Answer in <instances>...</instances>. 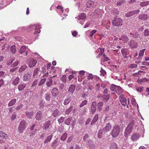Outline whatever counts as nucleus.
<instances>
[{
  "instance_id": "f257e3e1",
  "label": "nucleus",
  "mask_w": 149,
  "mask_h": 149,
  "mask_svg": "<svg viewBox=\"0 0 149 149\" xmlns=\"http://www.w3.org/2000/svg\"><path fill=\"white\" fill-rule=\"evenodd\" d=\"M134 125V121L133 120L131 121L129 124L125 133V136L127 137L131 132L133 130Z\"/></svg>"
},
{
  "instance_id": "f03ea898",
  "label": "nucleus",
  "mask_w": 149,
  "mask_h": 149,
  "mask_svg": "<svg viewBox=\"0 0 149 149\" xmlns=\"http://www.w3.org/2000/svg\"><path fill=\"white\" fill-rule=\"evenodd\" d=\"M120 131V126L118 125H115L112 130L111 134L113 137H116L118 135Z\"/></svg>"
},
{
  "instance_id": "7ed1b4c3",
  "label": "nucleus",
  "mask_w": 149,
  "mask_h": 149,
  "mask_svg": "<svg viewBox=\"0 0 149 149\" xmlns=\"http://www.w3.org/2000/svg\"><path fill=\"white\" fill-rule=\"evenodd\" d=\"M123 23V20L120 18H115L112 22V24L114 26L120 27Z\"/></svg>"
},
{
  "instance_id": "20e7f679",
  "label": "nucleus",
  "mask_w": 149,
  "mask_h": 149,
  "mask_svg": "<svg viewBox=\"0 0 149 149\" xmlns=\"http://www.w3.org/2000/svg\"><path fill=\"white\" fill-rule=\"evenodd\" d=\"M120 101L122 105L125 106L127 104V99L125 97L123 94H121L119 97Z\"/></svg>"
},
{
  "instance_id": "39448f33",
  "label": "nucleus",
  "mask_w": 149,
  "mask_h": 149,
  "mask_svg": "<svg viewBox=\"0 0 149 149\" xmlns=\"http://www.w3.org/2000/svg\"><path fill=\"white\" fill-rule=\"evenodd\" d=\"M139 12V10H135L134 11H131L125 14V16L126 17H129L132 16V15L137 14Z\"/></svg>"
},
{
  "instance_id": "423d86ee",
  "label": "nucleus",
  "mask_w": 149,
  "mask_h": 149,
  "mask_svg": "<svg viewBox=\"0 0 149 149\" xmlns=\"http://www.w3.org/2000/svg\"><path fill=\"white\" fill-rule=\"evenodd\" d=\"M130 47L132 48H135L138 46L137 43L134 40H132L129 43Z\"/></svg>"
},
{
  "instance_id": "0eeeda50",
  "label": "nucleus",
  "mask_w": 149,
  "mask_h": 149,
  "mask_svg": "<svg viewBox=\"0 0 149 149\" xmlns=\"http://www.w3.org/2000/svg\"><path fill=\"white\" fill-rule=\"evenodd\" d=\"M51 93L53 97H57L58 95V90L57 88H54L52 90Z\"/></svg>"
},
{
  "instance_id": "6e6552de",
  "label": "nucleus",
  "mask_w": 149,
  "mask_h": 149,
  "mask_svg": "<svg viewBox=\"0 0 149 149\" xmlns=\"http://www.w3.org/2000/svg\"><path fill=\"white\" fill-rule=\"evenodd\" d=\"M96 102L94 101L92 102L91 107V111L92 114H93L95 113L96 109Z\"/></svg>"
},
{
  "instance_id": "1a4fd4ad",
  "label": "nucleus",
  "mask_w": 149,
  "mask_h": 149,
  "mask_svg": "<svg viewBox=\"0 0 149 149\" xmlns=\"http://www.w3.org/2000/svg\"><path fill=\"white\" fill-rule=\"evenodd\" d=\"M35 117L36 119L37 120H42L43 118L42 112L41 111H39L36 114Z\"/></svg>"
},
{
  "instance_id": "9d476101",
  "label": "nucleus",
  "mask_w": 149,
  "mask_h": 149,
  "mask_svg": "<svg viewBox=\"0 0 149 149\" xmlns=\"http://www.w3.org/2000/svg\"><path fill=\"white\" fill-rule=\"evenodd\" d=\"M126 48H122L121 50V53L122 54L124 58H126L127 57V55H128L129 52L127 51H126Z\"/></svg>"
},
{
  "instance_id": "9b49d317",
  "label": "nucleus",
  "mask_w": 149,
  "mask_h": 149,
  "mask_svg": "<svg viewBox=\"0 0 149 149\" xmlns=\"http://www.w3.org/2000/svg\"><path fill=\"white\" fill-rule=\"evenodd\" d=\"M25 121L24 120H22L21 121L18 128L21 131L24 129L25 127Z\"/></svg>"
},
{
  "instance_id": "f8f14e48",
  "label": "nucleus",
  "mask_w": 149,
  "mask_h": 149,
  "mask_svg": "<svg viewBox=\"0 0 149 149\" xmlns=\"http://www.w3.org/2000/svg\"><path fill=\"white\" fill-rule=\"evenodd\" d=\"M34 26L35 27V31L34 32V34H36L37 33H40V29L41 28V25L39 24H36Z\"/></svg>"
},
{
  "instance_id": "ddd939ff",
  "label": "nucleus",
  "mask_w": 149,
  "mask_h": 149,
  "mask_svg": "<svg viewBox=\"0 0 149 149\" xmlns=\"http://www.w3.org/2000/svg\"><path fill=\"white\" fill-rule=\"evenodd\" d=\"M94 2L92 1H88L86 4V6L88 8H93L94 6Z\"/></svg>"
},
{
  "instance_id": "4468645a",
  "label": "nucleus",
  "mask_w": 149,
  "mask_h": 149,
  "mask_svg": "<svg viewBox=\"0 0 149 149\" xmlns=\"http://www.w3.org/2000/svg\"><path fill=\"white\" fill-rule=\"evenodd\" d=\"M31 75L30 74L28 73L25 74L23 77V79L24 81H28L30 79Z\"/></svg>"
},
{
  "instance_id": "2eb2a0df",
  "label": "nucleus",
  "mask_w": 149,
  "mask_h": 149,
  "mask_svg": "<svg viewBox=\"0 0 149 149\" xmlns=\"http://www.w3.org/2000/svg\"><path fill=\"white\" fill-rule=\"evenodd\" d=\"M111 127L109 123H107L106 126L104 128L103 131L104 132H109L111 129Z\"/></svg>"
},
{
  "instance_id": "dca6fc26",
  "label": "nucleus",
  "mask_w": 149,
  "mask_h": 149,
  "mask_svg": "<svg viewBox=\"0 0 149 149\" xmlns=\"http://www.w3.org/2000/svg\"><path fill=\"white\" fill-rule=\"evenodd\" d=\"M139 137V134L135 133L132 135L131 139L133 141H135L137 140Z\"/></svg>"
},
{
  "instance_id": "f3484780",
  "label": "nucleus",
  "mask_w": 149,
  "mask_h": 149,
  "mask_svg": "<svg viewBox=\"0 0 149 149\" xmlns=\"http://www.w3.org/2000/svg\"><path fill=\"white\" fill-rule=\"evenodd\" d=\"M109 149H118V147L116 143L112 142L110 144Z\"/></svg>"
},
{
  "instance_id": "a211bd4d",
  "label": "nucleus",
  "mask_w": 149,
  "mask_h": 149,
  "mask_svg": "<svg viewBox=\"0 0 149 149\" xmlns=\"http://www.w3.org/2000/svg\"><path fill=\"white\" fill-rule=\"evenodd\" d=\"M0 137L5 140L8 139V137L7 135L2 131H0Z\"/></svg>"
},
{
  "instance_id": "6ab92c4d",
  "label": "nucleus",
  "mask_w": 149,
  "mask_h": 149,
  "mask_svg": "<svg viewBox=\"0 0 149 149\" xmlns=\"http://www.w3.org/2000/svg\"><path fill=\"white\" fill-rule=\"evenodd\" d=\"M26 47L24 46H22L21 47L19 51L21 54L23 53L24 56H26L27 54V52L25 51Z\"/></svg>"
},
{
  "instance_id": "aec40b11",
  "label": "nucleus",
  "mask_w": 149,
  "mask_h": 149,
  "mask_svg": "<svg viewBox=\"0 0 149 149\" xmlns=\"http://www.w3.org/2000/svg\"><path fill=\"white\" fill-rule=\"evenodd\" d=\"M36 63L37 61L36 60L32 59L29 63V66L30 67H33L36 65Z\"/></svg>"
},
{
  "instance_id": "412c9836",
  "label": "nucleus",
  "mask_w": 149,
  "mask_h": 149,
  "mask_svg": "<svg viewBox=\"0 0 149 149\" xmlns=\"http://www.w3.org/2000/svg\"><path fill=\"white\" fill-rule=\"evenodd\" d=\"M139 19H141L143 20H146L148 19V17L146 14H143L139 15Z\"/></svg>"
},
{
  "instance_id": "4be33fe9",
  "label": "nucleus",
  "mask_w": 149,
  "mask_h": 149,
  "mask_svg": "<svg viewBox=\"0 0 149 149\" xmlns=\"http://www.w3.org/2000/svg\"><path fill=\"white\" fill-rule=\"evenodd\" d=\"M39 72V69L37 68L34 70L33 73V77L34 78H37L38 77V73Z\"/></svg>"
},
{
  "instance_id": "5701e85b",
  "label": "nucleus",
  "mask_w": 149,
  "mask_h": 149,
  "mask_svg": "<svg viewBox=\"0 0 149 149\" xmlns=\"http://www.w3.org/2000/svg\"><path fill=\"white\" fill-rule=\"evenodd\" d=\"M26 84L24 83H22L20 84L18 86V88L19 91H22L26 88Z\"/></svg>"
},
{
  "instance_id": "b1692460",
  "label": "nucleus",
  "mask_w": 149,
  "mask_h": 149,
  "mask_svg": "<svg viewBox=\"0 0 149 149\" xmlns=\"http://www.w3.org/2000/svg\"><path fill=\"white\" fill-rule=\"evenodd\" d=\"M104 48L101 49L100 48H99L97 49L96 52L97 53H99L98 55L99 57H100L103 54L104 52Z\"/></svg>"
},
{
  "instance_id": "393cba45",
  "label": "nucleus",
  "mask_w": 149,
  "mask_h": 149,
  "mask_svg": "<svg viewBox=\"0 0 149 149\" xmlns=\"http://www.w3.org/2000/svg\"><path fill=\"white\" fill-rule=\"evenodd\" d=\"M17 101L16 99H14L11 100L8 104V105L9 107H11L14 105Z\"/></svg>"
},
{
  "instance_id": "a878e982",
  "label": "nucleus",
  "mask_w": 149,
  "mask_h": 149,
  "mask_svg": "<svg viewBox=\"0 0 149 149\" xmlns=\"http://www.w3.org/2000/svg\"><path fill=\"white\" fill-rule=\"evenodd\" d=\"M53 81L52 79L50 78L48 81L46 82V85L48 87H50L52 86L53 84Z\"/></svg>"
},
{
  "instance_id": "bb28decb",
  "label": "nucleus",
  "mask_w": 149,
  "mask_h": 149,
  "mask_svg": "<svg viewBox=\"0 0 149 149\" xmlns=\"http://www.w3.org/2000/svg\"><path fill=\"white\" fill-rule=\"evenodd\" d=\"M103 105L102 102H99L97 104V110L98 111H100L102 109V107Z\"/></svg>"
},
{
  "instance_id": "cd10ccee",
  "label": "nucleus",
  "mask_w": 149,
  "mask_h": 149,
  "mask_svg": "<svg viewBox=\"0 0 149 149\" xmlns=\"http://www.w3.org/2000/svg\"><path fill=\"white\" fill-rule=\"evenodd\" d=\"M146 50V49H143L141 50L140 51L138 56L139 59H141L142 58V57H143L144 55V54Z\"/></svg>"
},
{
  "instance_id": "c85d7f7f",
  "label": "nucleus",
  "mask_w": 149,
  "mask_h": 149,
  "mask_svg": "<svg viewBox=\"0 0 149 149\" xmlns=\"http://www.w3.org/2000/svg\"><path fill=\"white\" fill-rule=\"evenodd\" d=\"M98 116L99 115L98 114H96L95 115L92 121L91 122V125H92L96 122L98 119Z\"/></svg>"
},
{
  "instance_id": "c756f323",
  "label": "nucleus",
  "mask_w": 149,
  "mask_h": 149,
  "mask_svg": "<svg viewBox=\"0 0 149 149\" xmlns=\"http://www.w3.org/2000/svg\"><path fill=\"white\" fill-rule=\"evenodd\" d=\"M50 122V120H49L45 122L44 127V128L45 130L47 129L51 125Z\"/></svg>"
},
{
  "instance_id": "7c9ffc66",
  "label": "nucleus",
  "mask_w": 149,
  "mask_h": 149,
  "mask_svg": "<svg viewBox=\"0 0 149 149\" xmlns=\"http://www.w3.org/2000/svg\"><path fill=\"white\" fill-rule=\"evenodd\" d=\"M19 81V78L18 77H17L13 80L12 84L16 86L18 84Z\"/></svg>"
},
{
  "instance_id": "2f4dec72",
  "label": "nucleus",
  "mask_w": 149,
  "mask_h": 149,
  "mask_svg": "<svg viewBox=\"0 0 149 149\" xmlns=\"http://www.w3.org/2000/svg\"><path fill=\"white\" fill-rule=\"evenodd\" d=\"M10 51L12 54H15L16 51V48L15 46L14 45L12 46L10 48Z\"/></svg>"
},
{
  "instance_id": "473e14b6",
  "label": "nucleus",
  "mask_w": 149,
  "mask_h": 149,
  "mask_svg": "<svg viewBox=\"0 0 149 149\" xmlns=\"http://www.w3.org/2000/svg\"><path fill=\"white\" fill-rule=\"evenodd\" d=\"M75 86L74 84H72L70 86V87L68 90V91H70L72 93H73L75 90Z\"/></svg>"
},
{
  "instance_id": "72a5a7b5",
  "label": "nucleus",
  "mask_w": 149,
  "mask_h": 149,
  "mask_svg": "<svg viewBox=\"0 0 149 149\" xmlns=\"http://www.w3.org/2000/svg\"><path fill=\"white\" fill-rule=\"evenodd\" d=\"M71 97L70 96L68 97L66 99H65L63 102V104L65 105H66L68 104L71 101Z\"/></svg>"
},
{
  "instance_id": "f704fd0d",
  "label": "nucleus",
  "mask_w": 149,
  "mask_h": 149,
  "mask_svg": "<svg viewBox=\"0 0 149 149\" xmlns=\"http://www.w3.org/2000/svg\"><path fill=\"white\" fill-rule=\"evenodd\" d=\"M115 92L117 94L120 95L122 92V90L120 87L118 86Z\"/></svg>"
},
{
  "instance_id": "c9c22d12",
  "label": "nucleus",
  "mask_w": 149,
  "mask_h": 149,
  "mask_svg": "<svg viewBox=\"0 0 149 149\" xmlns=\"http://www.w3.org/2000/svg\"><path fill=\"white\" fill-rule=\"evenodd\" d=\"M11 66L12 67H14L17 65L19 63V61L17 60H13Z\"/></svg>"
},
{
  "instance_id": "e433bc0d",
  "label": "nucleus",
  "mask_w": 149,
  "mask_h": 149,
  "mask_svg": "<svg viewBox=\"0 0 149 149\" xmlns=\"http://www.w3.org/2000/svg\"><path fill=\"white\" fill-rule=\"evenodd\" d=\"M53 136V135L52 134H51L49 136H47V137L46 138L45 140L44 141V142L45 143H47L48 142L50 141L52 139V137Z\"/></svg>"
},
{
  "instance_id": "4c0bfd02",
  "label": "nucleus",
  "mask_w": 149,
  "mask_h": 149,
  "mask_svg": "<svg viewBox=\"0 0 149 149\" xmlns=\"http://www.w3.org/2000/svg\"><path fill=\"white\" fill-rule=\"evenodd\" d=\"M86 15L85 13H82L78 16L79 19H84L86 18Z\"/></svg>"
},
{
  "instance_id": "58836bf2",
  "label": "nucleus",
  "mask_w": 149,
  "mask_h": 149,
  "mask_svg": "<svg viewBox=\"0 0 149 149\" xmlns=\"http://www.w3.org/2000/svg\"><path fill=\"white\" fill-rule=\"evenodd\" d=\"M59 111L58 109H56L54 110L52 113V116L54 117H56L58 114Z\"/></svg>"
},
{
  "instance_id": "ea45409f",
  "label": "nucleus",
  "mask_w": 149,
  "mask_h": 149,
  "mask_svg": "<svg viewBox=\"0 0 149 149\" xmlns=\"http://www.w3.org/2000/svg\"><path fill=\"white\" fill-rule=\"evenodd\" d=\"M73 109V107L72 106L70 107L68 109L66 110L65 112L66 114H69L72 111Z\"/></svg>"
},
{
  "instance_id": "a19ab883",
  "label": "nucleus",
  "mask_w": 149,
  "mask_h": 149,
  "mask_svg": "<svg viewBox=\"0 0 149 149\" xmlns=\"http://www.w3.org/2000/svg\"><path fill=\"white\" fill-rule=\"evenodd\" d=\"M72 120L71 117H69L67 118L65 121V123L68 125L70 124L71 121Z\"/></svg>"
},
{
  "instance_id": "79ce46f5",
  "label": "nucleus",
  "mask_w": 149,
  "mask_h": 149,
  "mask_svg": "<svg viewBox=\"0 0 149 149\" xmlns=\"http://www.w3.org/2000/svg\"><path fill=\"white\" fill-rule=\"evenodd\" d=\"M118 86L113 84L110 87V89L112 91H115Z\"/></svg>"
},
{
  "instance_id": "37998d69",
  "label": "nucleus",
  "mask_w": 149,
  "mask_h": 149,
  "mask_svg": "<svg viewBox=\"0 0 149 149\" xmlns=\"http://www.w3.org/2000/svg\"><path fill=\"white\" fill-rule=\"evenodd\" d=\"M122 38V40L124 43H127L129 40L128 38L125 36H123Z\"/></svg>"
},
{
  "instance_id": "c03bdc74",
  "label": "nucleus",
  "mask_w": 149,
  "mask_h": 149,
  "mask_svg": "<svg viewBox=\"0 0 149 149\" xmlns=\"http://www.w3.org/2000/svg\"><path fill=\"white\" fill-rule=\"evenodd\" d=\"M109 95L108 94L107 95H104L103 96V98L105 102H107L109 100Z\"/></svg>"
},
{
  "instance_id": "a18cd8bd",
  "label": "nucleus",
  "mask_w": 149,
  "mask_h": 149,
  "mask_svg": "<svg viewBox=\"0 0 149 149\" xmlns=\"http://www.w3.org/2000/svg\"><path fill=\"white\" fill-rule=\"evenodd\" d=\"M102 134L103 131L101 130H99L97 134L98 137L100 139L102 138Z\"/></svg>"
},
{
  "instance_id": "49530a36",
  "label": "nucleus",
  "mask_w": 149,
  "mask_h": 149,
  "mask_svg": "<svg viewBox=\"0 0 149 149\" xmlns=\"http://www.w3.org/2000/svg\"><path fill=\"white\" fill-rule=\"evenodd\" d=\"M57 9L58 10V11L61 12L62 13H63V8L62 6L61 5H58L57 7H56Z\"/></svg>"
},
{
  "instance_id": "de8ad7c7",
  "label": "nucleus",
  "mask_w": 149,
  "mask_h": 149,
  "mask_svg": "<svg viewBox=\"0 0 149 149\" xmlns=\"http://www.w3.org/2000/svg\"><path fill=\"white\" fill-rule=\"evenodd\" d=\"M27 68V66L25 65H22L20 68L19 69V72H20L24 71Z\"/></svg>"
},
{
  "instance_id": "09e8293b",
  "label": "nucleus",
  "mask_w": 149,
  "mask_h": 149,
  "mask_svg": "<svg viewBox=\"0 0 149 149\" xmlns=\"http://www.w3.org/2000/svg\"><path fill=\"white\" fill-rule=\"evenodd\" d=\"M67 134L65 132L63 134L61 138V139L63 141H65L66 139L67 136Z\"/></svg>"
},
{
  "instance_id": "8fccbe9b",
  "label": "nucleus",
  "mask_w": 149,
  "mask_h": 149,
  "mask_svg": "<svg viewBox=\"0 0 149 149\" xmlns=\"http://www.w3.org/2000/svg\"><path fill=\"white\" fill-rule=\"evenodd\" d=\"M46 80V78H44L42 79L40 81L39 84L38 86H40L43 85Z\"/></svg>"
},
{
  "instance_id": "3c124183",
  "label": "nucleus",
  "mask_w": 149,
  "mask_h": 149,
  "mask_svg": "<svg viewBox=\"0 0 149 149\" xmlns=\"http://www.w3.org/2000/svg\"><path fill=\"white\" fill-rule=\"evenodd\" d=\"M61 80L63 83H65L66 82V76L65 75H63L61 77Z\"/></svg>"
},
{
  "instance_id": "603ef678",
  "label": "nucleus",
  "mask_w": 149,
  "mask_h": 149,
  "mask_svg": "<svg viewBox=\"0 0 149 149\" xmlns=\"http://www.w3.org/2000/svg\"><path fill=\"white\" fill-rule=\"evenodd\" d=\"M23 106V105L22 104H20V105L18 106L16 108H14L13 110L14 111L15 110V111L19 110L20 109H22Z\"/></svg>"
},
{
  "instance_id": "864d4df0",
  "label": "nucleus",
  "mask_w": 149,
  "mask_h": 149,
  "mask_svg": "<svg viewBox=\"0 0 149 149\" xmlns=\"http://www.w3.org/2000/svg\"><path fill=\"white\" fill-rule=\"evenodd\" d=\"M136 90L139 92H141L143 89V86H139L136 87Z\"/></svg>"
},
{
  "instance_id": "5fc2aeb1",
  "label": "nucleus",
  "mask_w": 149,
  "mask_h": 149,
  "mask_svg": "<svg viewBox=\"0 0 149 149\" xmlns=\"http://www.w3.org/2000/svg\"><path fill=\"white\" fill-rule=\"evenodd\" d=\"M144 35L145 36H149V30L148 29H146L144 32Z\"/></svg>"
},
{
  "instance_id": "6e6d98bb",
  "label": "nucleus",
  "mask_w": 149,
  "mask_h": 149,
  "mask_svg": "<svg viewBox=\"0 0 149 149\" xmlns=\"http://www.w3.org/2000/svg\"><path fill=\"white\" fill-rule=\"evenodd\" d=\"M149 3V1H145L142 2L140 3V5L141 6H146L148 5Z\"/></svg>"
},
{
  "instance_id": "4d7b16f0",
  "label": "nucleus",
  "mask_w": 149,
  "mask_h": 149,
  "mask_svg": "<svg viewBox=\"0 0 149 149\" xmlns=\"http://www.w3.org/2000/svg\"><path fill=\"white\" fill-rule=\"evenodd\" d=\"M97 32V30H92L89 35V36L91 37H92L95 33Z\"/></svg>"
},
{
  "instance_id": "13d9d810",
  "label": "nucleus",
  "mask_w": 149,
  "mask_h": 149,
  "mask_svg": "<svg viewBox=\"0 0 149 149\" xmlns=\"http://www.w3.org/2000/svg\"><path fill=\"white\" fill-rule=\"evenodd\" d=\"M100 72L101 73V75H102V76L103 77L104 76L105 74H106V71L104 70H103L102 68Z\"/></svg>"
},
{
  "instance_id": "bf43d9fd",
  "label": "nucleus",
  "mask_w": 149,
  "mask_h": 149,
  "mask_svg": "<svg viewBox=\"0 0 149 149\" xmlns=\"http://www.w3.org/2000/svg\"><path fill=\"white\" fill-rule=\"evenodd\" d=\"M87 103V101L86 100H84L82 102L81 104L80 105V107H81L82 106L86 104Z\"/></svg>"
},
{
  "instance_id": "052dcab7",
  "label": "nucleus",
  "mask_w": 149,
  "mask_h": 149,
  "mask_svg": "<svg viewBox=\"0 0 149 149\" xmlns=\"http://www.w3.org/2000/svg\"><path fill=\"white\" fill-rule=\"evenodd\" d=\"M137 67V65L136 64H132L130 65V67L131 68H136Z\"/></svg>"
},
{
  "instance_id": "680f3d73",
  "label": "nucleus",
  "mask_w": 149,
  "mask_h": 149,
  "mask_svg": "<svg viewBox=\"0 0 149 149\" xmlns=\"http://www.w3.org/2000/svg\"><path fill=\"white\" fill-rule=\"evenodd\" d=\"M124 2L123 1H119L116 3V5L118 6H120Z\"/></svg>"
},
{
  "instance_id": "e2e57ef3",
  "label": "nucleus",
  "mask_w": 149,
  "mask_h": 149,
  "mask_svg": "<svg viewBox=\"0 0 149 149\" xmlns=\"http://www.w3.org/2000/svg\"><path fill=\"white\" fill-rule=\"evenodd\" d=\"M50 97L49 94H47L45 96V99L47 101H49V100L50 99Z\"/></svg>"
},
{
  "instance_id": "0e129e2a",
  "label": "nucleus",
  "mask_w": 149,
  "mask_h": 149,
  "mask_svg": "<svg viewBox=\"0 0 149 149\" xmlns=\"http://www.w3.org/2000/svg\"><path fill=\"white\" fill-rule=\"evenodd\" d=\"M18 68V67H16L15 68H12L10 70V72H14L16 70H17Z\"/></svg>"
},
{
  "instance_id": "69168bd1",
  "label": "nucleus",
  "mask_w": 149,
  "mask_h": 149,
  "mask_svg": "<svg viewBox=\"0 0 149 149\" xmlns=\"http://www.w3.org/2000/svg\"><path fill=\"white\" fill-rule=\"evenodd\" d=\"M37 82L38 80L36 79L33 82V83L32 84V85L31 86V87H33L36 86V85L37 84Z\"/></svg>"
},
{
  "instance_id": "338daca9",
  "label": "nucleus",
  "mask_w": 149,
  "mask_h": 149,
  "mask_svg": "<svg viewBox=\"0 0 149 149\" xmlns=\"http://www.w3.org/2000/svg\"><path fill=\"white\" fill-rule=\"evenodd\" d=\"M49 76L48 72H47L45 73L42 76V77L44 78H46L47 77Z\"/></svg>"
},
{
  "instance_id": "774afa93",
  "label": "nucleus",
  "mask_w": 149,
  "mask_h": 149,
  "mask_svg": "<svg viewBox=\"0 0 149 149\" xmlns=\"http://www.w3.org/2000/svg\"><path fill=\"white\" fill-rule=\"evenodd\" d=\"M74 77V76L73 74H71L68 77V79H69V80L70 81Z\"/></svg>"
}]
</instances>
